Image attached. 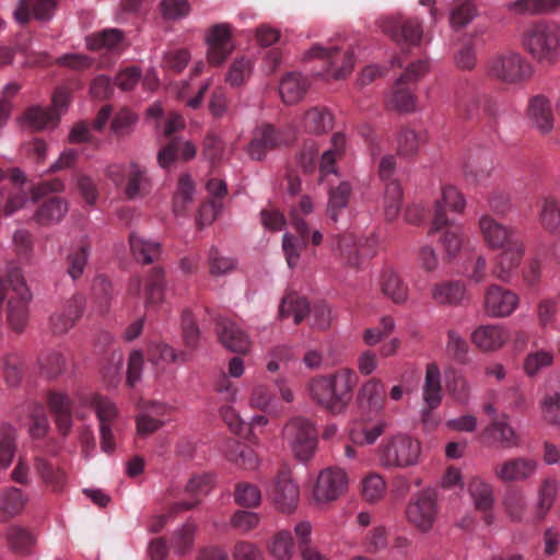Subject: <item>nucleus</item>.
<instances>
[{
  "mask_svg": "<svg viewBox=\"0 0 560 560\" xmlns=\"http://www.w3.org/2000/svg\"><path fill=\"white\" fill-rule=\"evenodd\" d=\"M306 56L324 60L326 74L334 79H343L352 72L354 66V52L350 45L329 47L314 45Z\"/></svg>",
  "mask_w": 560,
  "mask_h": 560,
  "instance_id": "423d86ee",
  "label": "nucleus"
},
{
  "mask_svg": "<svg viewBox=\"0 0 560 560\" xmlns=\"http://www.w3.org/2000/svg\"><path fill=\"white\" fill-rule=\"evenodd\" d=\"M272 500L282 512H291L299 502V488L291 477L288 464L280 465L272 485Z\"/></svg>",
  "mask_w": 560,
  "mask_h": 560,
  "instance_id": "ddd939ff",
  "label": "nucleus"
},
{
  "mask_svg": "<svg viewBox=\"0 0 560 560\" xmlns=\"http://www.w3.org/2000/svg\"><path fill=\"white\" fill-rule=\"evenodd\" d=\"M440 201L442 202L445 215H447V213H446L447 210L451 212H454V213H460V212H463V210L466 206L464 196L460 194V191L456 187H454L452 185H447V186L443 187L442 198L438 199L435 201V205H438V202H440ZM435 209H436V206H434V210Z\"/></svg>",
  "mask_w": 560,
  "mask_h": 560,
  "instance_id": "680f3d73",
  "label": "nucleus"
},
{
  "mask_svg": "<svg viewBox=\"0 0 560 560\" xmlns=\"http://www.w3.org/2000/svg\"><path fill=\"white\" fill-rule=\"evenodd\" d=\"M220 342L233 352L245 353L249 349V338L236 323L220 319L217 324Z\"/></svg>",
  "mask_w": 560,
  "mask_h": 560,
  "instance_id": "cd10ccee",
  "label": "nucleus"
},
{
  "mask_svg": "<svg viewBox=\"0 0 560 560\" xmlns=\"http://www.w3.org/2000/svg\"><path fill=\"white\" fill-rule=\"evenodd\" d=\"M91 253V246L83 241L77 247L70 249L66 258L67 273L72 280L82 277Z\"/></svg>",
  "mask_w": 560,
  "mask_h": 560,
  "instance_id": "49530a36",
  "label": "nucleus"
},
{
  "mask_svg": "<svg viewBox=\"0 0 560 560\" xmlns=\"http://www.w3.org/2000/svg\"><path fill=\"white\" fill-rule=\"evenodd\" d=\"M334 118L326 107L314 106L303 117V128L314 135L326 133L332 129Z\"/></svg>",
  "mask_w": 560,
  "mask_h": 560,
  "instance_id": "f704fd0d",
  "label": "nucleus"
},
{
  "mask_svg": "<svg viewBox=\"0 0 560 560\" xmlns=\"http://www.w3.org/2000/svg\"><path fill=\"white\" fill-rule=\"evenodd\" d=\"M310 314V304L303 296L290 292L283 296L279 305L278 316L280 319L293 316L294 324L299 325Z\"/></svg>",
  "mask_w": 560,
  "mask_h": 560,
  "instance_id": "4c0bfd02",
  "label": "nucleus"
},
{
  "mask_svg": "<svg viewBox=\"0 0 560 560\" xmlns=\"http://www.w3.org/2000/svg\"><path fill=\"white\" fill-rule=\"evenodd\" d=\"M385 428L386 423L383 421L363 423L351 431V439L355 444L371 445L383 434Z\"/></svg>",
  "mask_w": 560,
  "mask_h": 560,
  "instance_id": "bf43d9fd",
  "label": "nucleus"
},
{
  "mask_svg": "<svg viewBox=\"0 0 560 560\" xmlns=\"http://www.w3.org/2000/svg\"><path fill=\"white\" fill-rule=\"evenodd\" d=\"M47 405L55 416L59 431L63 435L68 434L72 427V402L69 396L60 392L49 390L47 393Z\"/></svg>",
  "mask_w": 560,
  "mask_h": 560,
  "instance_id": "bb28decb",
  "label": "nucleus"
},
{
  "mask_svg": "<svg viewBox=\"0 0 560 560\" xmlns=\"http://www.w3.org/2000/svg\"><path fill=\"white\" fill-rule=\"evenodd\" d=\"M283 434L300 462H307L317 447V431L306 418H292L284 427Z\"/></svg>",
  "mask_w": 560,
  "mask_h": 560,
  "instance_id": "39448f33",
  "label": "nucleus"
},
{
  "mask_svg": "<svg viewBox=\"0 0 560 560\" xmlns=\"http://www.w3.org/2000/svg\"><path fill=\"white\" fill-rule=\"evenodd\" d=\"M522 46L538 62H553L560 47V27L547 21L536 22L523 32Z\"/></svg>",
  "mask_w": 560,
  "mask_h": 560,
  "instance_id": "f03ea898",
  "label": "nucleus"
},
{
  "mask_svg": "<svg viewBox=\"0 0 560 560\" xmlns=\"http://www.w3.org/2000/svg\"><path fill=\"white\" fill-rule=\"evenodd\" d=\"M381 28L401 46H418L423 35L422 22L418 18L388 16L381 21Z\"/></svg>",
  "mask_w": 560,
  "mask_h": 560,
  "instance_id": "9b49d317",
  "label": "nucleus"
},
{
  "mask_svg": "<svg viewBox=\"0 0 560 560\" xmlns=\"http://www.w3.org/2000/svg\"><path fill=\"white\" fill-rule=\"evenodd\" d=\"M465 295V287L460 281L436 283L432 289V298L439 304L457 305Z\"/></svg>",
  "mask_w": 560,
  "mask_h": 560,
  "instance_id": "a18cd8bd",
  "label": "nucleus"
},
{
  "mask_svg": "<svg viewBox=\"0 0 560 560\" xmlns=\"http://www.w3.org/2000/svg\"><path fill=\"white\" fill-rule=\"evenodd\" d=\"M486 71L492 80L509 85H517L532 78L534 68L522 54L508 50L490 57Z\"/></svg>",
  "mask_w": 560,
  "mask_h": 560,
  "instance_id": "7ed1b4c3",
  "label": "nucleus"
},
{
  "mask_svg": "<svg viewBox=\"0 0 560 560\" xmlns=\"http://www.w3.org/2000/svg\"><path fill=\"white\" fill-rule=\"evenodd\" d=\"M308 244V241L306 244L302 242V238L300 234L298 236H294L292 234L285 233L282 238V248L284 252L285 260L289 266V268H295L300 260V254L302 248L306 247Z\"/></svg>",
  "mask_w": 560,
  "mask_h": 560,
  "instance_id": "0e129e2a",
  "label": "nucleus"
},
{
  "mask_svg": "<svg viewBox=\"0 0 560 560\" xmlns=\"http://www.w3.org/2000/svg\"><path fill=\"white\" fill-rule=\"evenodd\" d=\"M213 478L210 475L192 477L186 486V493L195 498V501L177 502L173 506L174 512L190 510L199 503V498L208 494L212 488Z\"/></svg>",
  "mask_w": 560,
  "mask_h": 560,
  "instance_id": "72a5a7b5",
  "label": "nucleus"
},
{
  "mask_svg": "<svg viewBox=\"0 0 560 560\" xmlns=\"http://www.w3.org/2000/svg\"><path fill=\"white\" fill-rule=\"evenodd\" d=\"M526 115L530 126L540 135H549L556 128V115L552 103L542 94L529 97Z\"/></svg>",
  "mask_w": 560,
  "mask_h": 560,
  "instance_id": "4468645a",
  "label": "nucleus"
},
{
  "mask_svg": "<svg viewBox=\"0 0 560 560\" xmlns=\"http://www.w3.org/2000/svg\"><path fill=\"white\" fill-rule=\"evenodd\" d=\"M560 9V0H515L508 4V10L515 14H549Z\"/></svg>",
  "mask_w": 560,
  "mask_h": 560,
  "instance_id": "58836bf2",
  "label": "nucleus"
},
{
  "mask_svg": "<svg viewBox=\"0 0 560 560\" xmlns=\"http://www.w3.org/2000/svg\"><path fill=\"white\" fill-rule=\"evenodd\" d=\"M468 342L455 330H448L446 353L458 363H465L468 354Z\"/></svg>",
  "mask_w": 560,
  "mask_h": 560,
  "instance_id": "338daca9",
  "label": "nucleus"
},
{
  "mask_svg": "<svg viewBox=\"0 0 560 560\" xmlns=\"http://www.w3.org/2000/svg\"><path fill=\"white\" fill-rule=\"evenodd\" d=\"M359 399L373 411H380L385 402V389L380 380L371 378L360 389Z\"/></svg>",
  "mask_w": 560,
  "mask_h": 560,
  "instance_id": "09e8293b",
  "label": "nucleus"
},
{
  "mask_svg": "<svg viewBox=\"0 0 560 560\" xmlns=\"http://www.w3.org/2000/svg\"><path fill=\"white\" fill-rule=\"evenodd\" d=\"M129 243L135 258L143 264H151L160 257L161 245L159 242L132 233L129 236Z\"/></svg>",
  "mask_w": 560,
  "mask_h": 560,
  "instance_id": "c03bdc74",
  "label": "nucleus"
},
{
  "mask_svg": "<svg viewBox=\"0 0 560 560\" xmlns=\"http://www.w3.org/2000/svg\"><path fill=\"white\" fill-rule=\"evenodd\" d=\"M492 164L487 153L477 159L469 156L464 165V173L467 180L471 183L483 182L491 173Z\"/></svg>",
  "mask_w": 560,
  "mask_h": 560,
  "instance_id": "6e6d98bb",
  "label": "nucleus"
},
{
  "mask_svg": "<svg viewBox=\"0 0 560 560\" xmlns=\"http://www.w3.org/2000/svg\"><path fill=\"white\" fill-rule=\"evenodd\" d=\"M24 121L33 130L54 128L59 121V113L50 107L33 106L25 112Z\"/></svg>",
  "mask_w": 560,
  "mask_h": 560,
  "instance_id": "a19ab883",
  "label": "nucleus"
},
{
  "mask_svg": "<svg viewBox=\"0 0 560 560\" xmlns=\"http://www.w3.org/2000/svg\"><path fill=\"white\" fill-rule=\"evenodd\" d=\"M165 287L164 270L159 267L151 269L145 281V304L148 307L162 303Z\"/></svg>",
  "mask_w": 560,
  "mask_h": 560,
  "instance_id": "37998d69",
  "label": "nucleus"
},
{
  "mask_svg": "<svg viewBox=\"0 0 560 560\" xmlns=\"http://www.w3.org/2000/svg\"><path fill=\"white\" fill-rule=\"evenodd\" d=\"M525 253V246L522 237L512 240L506 246L500 248L495 256L493 275L501 281L508 282L514 271L518 268Z\"/></svg>",
  "mask_w": 560,
  "mask_h": 560,
  "instance_id": "a211bd4d",
  "label": "nucleus"
},
{
  "mask_svg": "<svg viewBox=\"0 0 560 560\" xmlns=\"http://www.w3.org/2000/svg\"><path fill=\"white\" fill-rule=\"evenodd\" d=\"M378 290L393 303L401 305L408 300L409 289L401 277L393 269L382 270L377 280Z\"/></svg>",
  "mask_w": 560,
  "mask_h": 560,
  "instance_id": "a878e982",
  "label": "nucleus"
},
{
  "mask_svg": "<svg viewBox=\"0 0 560 560\" xmlns=\"http://www.w3.org/2000/svg\"><path fill=\"white\" fill-rule=\"evenodd\" d=\"M346 472L339 468L323 470L316 481L314 495L317 501L328 502L336 500L347 488Z\"/></svg>",
  "mask_w": 560,
  "mask_h": 560,
  "instance_id": "aec40b11",
  "label": "nucleus"
},
{
  "mask_svg": "<svg viewBox=\"0 0 560 560\" xmlns=\"http://www.w3.org/2000/svg\"><path fill=\"white\" fill-rule=\"evenodd\" d=\"M408 522L421 533L432 529L438 517V498L433 490H423L415 495L406 508Z\"/></svg>",
  "mask_w": 560,
  "mask_h": 560,
  "instance_id": "9d476101",
  "label": "nucleus"
},
{
  "mask_svg": "<svg viewBox=\"0 0 560 560\" xmlns=\"http://www.w3.org/2000/svg\"><path fill=\"white\" fill-rule=\"evenodd\" d=\"M38 365L43 376L54 380L65 372L67 359L61 352L49 350L38 357Z\"/></svg>",
  "mask_w": 560,
  "mask_h": 560,
  "instance_id": "8fccbe9b",
  "label": "nucleus"
},
{
  "mask_svg": "<svg viewBox=\"0 0 560 560\" xmlns=\"http://www.w3.org/2000/svg\"><path fill=\"white\" fill-rule=\"evenodd\" d=\"M34 469L40 481L52 492L61 493L67 488L65 469L47 458L42 451L34 456Z\"/></svg>",
  "mask_w": 560,
  "mask_h": 560,
  "instance_id": "4be33fe9",
  "label": "nucleus"
},
{
  "mask_svg": "<svg viewBox=\"0 0 560 560\" xmlns=\"http://www.w3.org/2000/svg\"><path fill=\"white\" fill-rule=\"evenodd\" d=\"M402 189L397 180L385 184L383 209L387 221H394L401 209Z\"/></svg>",
  "mask_w": 560,
  "mask_h": 560,
  "instance_id": "3c124183",
  "label": "nucleus"
},
{
  "mask_svg": "<svg viewBox=\"0 0 560 560\" xmlns=\"http://www.w3.org/2000/svg\"><path fill=\"white\" fill-rule=\"evenodd\" d=\"M207 59L212 66L222 65L234 50L232 26L229 23L213 24L207 32Z\"/></svg>",
  "mask_w": 560,
  "mask_h": 560,
  "instance_id": "f8f14e48",
  "label": "nucleus"
},
{
  "mask_svg": "<svg viewBox=\"0 0 560 560\" xmlns=\"http://www.w3.org/2000/svg\"><path fill=\"white\" fill-rule=\"evenodd\" d=\"M338 248L343 262L352 268L361 265L358 238L353 234H343L338 238Z\"/></svg>",
  "mask_w": 560,
  "mask_h": 560,
  "instance_id": "4d7b16f0",
  "label": "nucleus"
},
{
  "mask_svg": "<svg viewBox=\"0 0 560 560\" xmlns=\"http://www.w3.org/2000/svg\"><path fill=\"white\" fill-rule=\"evenodd\" d=\"M149 360L152 364L160 366L176 361H186L185 352H177L166 343H154L149 349Z\"/></svg>",
  "mask_w": 560,
  "mask_h": 560,
  "instance_id": "13d9d810",
  "label": "nucleus"
},
{
  "mask_svg": "<svg viewBox=\"0 0 560 560\" xmlns=\"http://www.w3.org/2000/svg\"><path fill=\"white\" fill-rule=\"evenodd\" d=\"M59 0H19L13 11L14 21L24 26L32 20L49 22L57 10Z\"/></svg>",
  "mask_w": 560,
  "mask_h": 560,
  "instance_id": "2eb2a0df",
  "label": "nucleus"
},
{
  "mask_svg": "<svg viewBox=\"0 0 560 560\" xmlns=\"http://www.w3.org/2000/svg\"><path fill=\"white\" fill-rule=\"evenodd\" d=\"M422 397L427 409L422 412V421L428 427H434L436 421L432 419V410L442 401L441 372L435 363L427 366Z\"/></svg>",
  "mask_w": 560,
  "mask_h": 560,
  "instance_id": "f3484780",
  "label": "nucleus"
},
{
  "mask_svg": "<svg viewBox=\"0 0 560 560\" xmlns=\"http://www.w3.org/2000/svg\"><path fill=\"white\" fill-rule=\"evenodd\" d=\"M518 305V296L498 284L490 285L485 293V308L492 317L511 315Z\"/></svg>",
  "mask_w": 560,
  "mask_h": 560,
  "instance_id": "412c9836",
  "label": "nucleus"
},
{
  "mask_svg": "<svg viewBox=\"0 0 560 560\" xmlns=\"http://www.w3.org/2000/svg\"><path fill=\"white\" fill-rule=\"evenodd\" d=\"M68 211L67 202L60 197L47 198L37 209L35 220L38 224L49 225L58 223Z\"/></svg>",
  "mask_w": 560,
  "mask_h": 560,
  "instance_id": "e433bc0d",
  "label": "nucleus"
},
{
  "mask_svg": "<svg viewBox=\"0 0 560 560\" xmlns=\"http://www.w3.org/2000/svg\"><path fill=\"white\" fill-rule=\"evenodd\" d=\"M27 502V497L21 489L9 488L0 492V511L12 517L22 512Z\"/></svg>",
  "mask_w": 560,
  "mask_h": 560,
  "instance_id": "5fc2aeb1",
  "label": "nucleus"
},
{
  "mask_svg": "<svg viewBox=\"0 0 560 560\" xmlns=\"http://www.w3.org/2000/svg\"><path fill=\"white\" fill-rule=\"evenodd\" d=\"M270 553L278 560H290L293 555V539L288 530L278 532L271 539L269 546Z\"/></svg>",
  "mask_w": 560,
  "mask_h": 560,
  "instance_id": "052dcab7",
  "label": "nucleus"
},
{
  "mask_svg": "<svg viewBox=\"0 0 560 560\" xmlns=\"http://www.w3.org/2000/svg\"><path fill=\"white\" fill-rule=\"evenodd\" d=\"M86 46L90 50L120 52L126 46L125 34L118 28H107L88 36Z\"/></svg>",
  "mask_w": 560,
  "mask_h": 560,
  "instance_id": "7c9ffc66",
  "label": "nucleus"
},
{
  "mask_svg": "<svg viewBox=\"0 0 560 560\" xmlns=\"http://www.w3.org/2000/svg\"><path fill=\"white\" fill-rule=\"evenodd\" d=\"M468 491L474 500L477 510L485 513V522L490 525L492 524L493 517L489 514V511L493 505V492L489 483L485 482L479 477H474L468 487Z\"/></svg>",
  "mask_w": 560,
  "mask_h": 560,
  "instance_id": "473e14b6",
  "label": "nucleus"
},
{
  "mask_svg": "<svg viewBox=\"0 0 560 560\" xmlns=\"http://www.w3.org/2000/svg\"><path fill=\"white\" fill-rule=\"evenodd\" d=\"M310 88V80L298 72L287 73L280 81L279 93L287 105L299 103Z\"/></svg>",
  "mask_w": 560,
  "mask_h": 560,
  "instance_id": "c85d7f7f",
  "label": "nucleus"
},
{
  "mask_svg": "<svg viewBox=\"0 0 560 560\" xmlns=\"http://www.w3.org/2000/svg\"><path fill=\"white\" fill-rule=\"evenodd\" d=\"M425 140L424 131L402 127L397 136V153L405 158H411L418 153Z\"/></svg>",
  "mask_w": 560,
  "mask_h": 560,
  "instance_id": "ea45409f",
  "label": "nucleus"
},
{
  "mask_svg": "<svg viewBox=\"0 0 560 560\" xmlns=\"http://www.w3.org/2000/svg\"><path fill=\"white\" fill-rule=\"evenodd\" d=\"M314 205L308 196H303L299 201V205L292 208L290 218L292 225L298 234H300L302 242L306 244L307 237L310 236V229L303 219V215H307L313 212Z\"/></svg>",
  "mask_w": 560,
  "mask_h": 560,
  "instance_id": "864d4df0",
  "label": "nucleus"
},
{
  "mask_svg": "<svg viewBox=\"0 0 560 560\" xmlns=\"http://www.w3.org/2000/svg\"><path fill=\"white\" fill-rule=\"evenodd\" d=\"M358 375L349 369H340L330 375L313 377L307 384L311 399L324 410L342 412L352 398Z\"/></svg>",
  "mask_w": 560,
  "mask_h": 560,
  "instance_id": "f257e3e1",
  "label": "nucleus"
},
{
  "mask_svg": "<svg viewBox=\"0 0 560 560\" xmlns=\"http://www.w3.org/2000/svg\"><path fill=\"white\" fill-rule=\"evenodd\" d=\"M151 179L147 168L140 164L132 162L126 171V180L124 194L127 199L135 200L143 198L150 194Z\"/></svg>",
  "mask_w": 560,
  "mask_h": 560,
  "instance_id": "393cba45",
  "label": "nucleus"
},
{
  "mask_svg": "<svg viewBox=\"0 0 560 560\" xmlns=\"http://www.w3.org/2000/svg\"><path fill=\"white\" fill-rule=\"evenodd\" d=\"M429 70L428 61L419 60L411 63L399 77L392 96L387 100V107L399 113H409L416 109L415 94L402 85L418 81Z\"/></svg>",
  "mask_w": 560,
  "mask_h": 560,
  "instance_id": "6e6552de",
  "label": "nucleus"
},
{
  "mask_svg": "<svg viewBox=\"0 0 560 560\" xmlns=\"http://www.w3.org/2000/svg\"><path fill=\"white\" fill-rule=\"evenodd\" d=\"M225 455L230 462L244 469H254L258 464L255 452L235 440L228 443Z\"/></svg>",
  "mask_w": 560,
  "mask_h": 560,
  "instance_id": "de8ad7c7",
  "label": "nucleus"
},
{
  "mask_svg": "<svg viewBox=\"0 0 560 560\" xmlns=\"http://www.w3.org/2000/svg\"><path fill=\"white\" fill-rule=\"evenodd\" d=\"M92 406L100 421L101 448L105 453H110L115 448L113 435V424L117 417L115 405L105 397L94 396Z\"/></svg>",
  "mask_w": 560,
  "mask_h": 560,
  "instance_id": "6ab92c4d",
  "label": "nucleus"
},
{
  "mask_svg": "<svg viewBox=\"0 0 560 560\" xmlns=\"http://www.w3.org/2000/svg\"><path fill=\"white\" fill-rule=\"evenodd\" d=\"M235 501L238 505L245 508H255L261 501V492L255 485L248 482H240L234 491Z\"/></svg>",
  "mask_w": 560,
  "mask_h": 560,
  "instance_id": "e2e57ef3",
  "label": "nucleus"
},
{
  "mask_svg": "<svg viewBox=\"0 0 560 560\" xmlns=\"http://www.w3.org/2000/svg\"><path fill=\"white\" fill-rule=\"evenodd\" d=\"M185 127L184 118L172 113L164 127V135L168 138L167 143L159 151L158 162L161 167L166 168L178 159L188 161L195 158L196 148L190 141H183L174 135Z\"/></svg>",
  "mask_w": 560,
  "mask_h": 560,
  "instance_id": "20e7f679",
  "label": "nucleus"
},
{
  "mask_svg": "<svg viewBox=\"0 0 560 560\" xmlns=\"http://www.w3.org/2000/svg\"><path fill=\"white\" fill-rule=\"evenodd\" d=\"M509 337V331L503 326L487 325L474 331L472 341L483 351H494L501 348Z\"/></svg>",
  "mask_w": 560,
  "mask_h": 560,
  "instance_id": "c756f323",
  "label": "nucleus"
},
{
  "mask_svg": "<svg viewBox=\"0 0 560 560\" xmlns=\"http://www.w3.org/2000/svg\"><path fill=\"white\" fill-rule=\"evenodd\" d=\"M476 15L475 4L469 1H462L454 4L451 10L450 23L454 28L467 25Z\"/></svg>",
  "mask_w": 560,
  "mask_h": 560,
  "instance_id": "69168bd1",
  "label": "nucleus"
},
{
  "mask_svg": "<svg viewBox=\"0 0 560 560\" xmlns=\"http://www.w3.org/2000/svg\"><path fill=\"white\" fill-rule=\"evenodd\" d=\"M346 149V137L341 132H336L331 137V148L322 154L319 163V173L323 178L326 175L336 173L335 163L340 159Z\"/></svg>",
  "mask_w": 560,
  "mask_h": 560,
  "instance_id": "79ce46f5",
  "label": "nucleus"
},
{
  "mask_svg": "<svg viewBox=\"0 0 560 560\" xmlns=\"http://www.w3.org/2000/svg\"><path fill=\"white\" fill-rule=\"evenodd\" d=\"M281 143V135L271 125H262L254 130L246 152L252 160L262 161L269 151L275 150Z\"/></svg>",
  "mask_w": 560,
  "mask_h": 560,
  "instance_id": "5701e85b",
  "label": "nucleus"
},
{
  "mask_svg": "<svg viewBox=\"0 0 560 560\" xmlns=\"http://www.w3.org/2000/svg\"><path fill=\"white\" fill-rule=\"evenodd\" d=\"M420 455V443L407 435H396L381 447L380 458L388 467L415 465Z\"/></svg>",
  "mask_w": 560,
  "mask_h": 560,
  "instance_id": "1a4fd4ad",
  "label": "nucleus"
},
{
  "mask_svg": "<svg viewBox=\"0 0 560 560\" xmlns=\"http://www.w3.org/2000/svg\"><path fill=\"white\" fill-rule=\"evenodd\" d=\"M483 435L499 442L505 448L517 445L514 430L503 420L493 419L486 428Z\"/></svg>",
  "mask_w": 560,
  "mask_h": 560,
  "instance_id": "603ef678",
  "label": "nucleus"
},
{
  "mask_svg": "<svg viewBox=\"0 0 560 560\" xmlns=\"http://www.w3.org/2000/svg\"><path fill=\"white\" fill-rule=\"evenodd\" d=\"M430 235L440 234L438 243L444 252L445 259H453L463 246V230L454 219L445 215L442 202H438L433 214Z\"/></svg>",
  "mask_w": 560,
  "mask_h": 560,
  "instance_id": "0eeeda50",
  "label": "nucleus"
},
{
  "mask_svg": "<svg viewBox=\"0 0 560 560\" xmlns=\"http://www.w3.org/2000/svg\"><path fill=\"white\" fill-rule=\"evenodd\" d=\"M84 298L75 294L58 307L49 318V328L54 335L68 332L82 316Z\"/></svg>",
  "mask_w": 560,
  "mask_h": 560,
  "instance_id": "dca6fc26",
  "label": "nucleus"
},
{
  "mask_svg": "<svg viewBox=\"0 0 560 560\" xmlns=\"http://www.w3.org/2000/svg\"><path fill=\"white\" fill-rule=\"evenodd\" d=\"M540 221L551 232L560 226V207L556 200L547 198L541 205Z\"/></svg>",
  "mask_w": 560,
  "mask_h": 560,
  "instance_id": "774afa93",
  "label": "nucleus"
},
{
  "mask_svg": "<svg viewBox=\"0 0 560 560\" xmlns=\"http://www.w3.org/2000/svg\"><path fill=\"white\" fill-rule=\"evenodd\" d=\"M479 229L486 244L492 249H500L512 240L521 238L515 230L502 225L488 214L480 218Z\"/></svg>",
  "mask_w": 560,
  "mask_h": 560,
  "instance_id": "b1692460",
  "label": "nucleus"
},
{
  "mask_svg": "<svg viewBox=\"0 0 560 560\" xmlns=\"http://www.w3.org/2000/svg\"><path fill=\"white\" fill-rule=\"evenodd\" d=\"M352 187L348 182H341L338 186L330 188L327 203L328 218L337 223L339 217L348 208Z\"/></svg>",
  "mask_w": 560,
  "mask_h": 560,
  "instance_id": "c9c22d12",
  "label": "nucleus"
},
{
  "mask_svg": "<svg viewBox=\"0 0 560 560\" xmlns=\"http://www.w3.org/2000/svg\"><path fill=\"white\" fill-rule=\"evenodd\" d=\"M535 469L536 463L534 460L515 458L498 465L494 472L503 481H514L528 478Z\"/></svg>",
  "mask_w": 560,
  "mask_h": 560,
  "instance_id": "2f4dec72",
  "label": "nucleus"
}]
</instances>
